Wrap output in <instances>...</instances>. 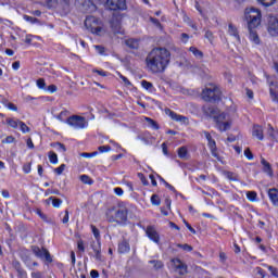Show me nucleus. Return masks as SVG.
Masks as SVG:
<instances>
[{"mask_svg": "<svg viewBox=\"0 0 278 278\" xmlns=\"http://www.w3.org/2000/svg\"><path fill=\"white\" fill-rule=\"evenodd\" d=\"M268 197L271 201L273 205L278 207V190L276 188H271L268 190Z\"/></svg>", "mask_w": 278, "mask_h": 278, "instance_id": "5701e85b", "label": "nucleus"}, {"mask_svg": "<svg viewBox=\"0 0 278 278\" xmlns=\"http://www.w3.org/2000/svg\"><path fill=\"white\" fill-rule=\"evenodd\" d=\"M48 91L51 93L58 92V87L55 85H50L48 86Z\"/></svg>", "mask_w": 278, "mask_h": 278, "instance_id": "0e129e2a", "label": "nucleus"}, {"mask_svg": "<svg viewBox=\"0 0 278 278\" xmlns=\"http://www.w3.org/2000/svg\"><path fill=\"white\" fill-rule=\"evenodd\" d=\"M77 249L80 253H86V247H84V240L79 239L77 241Z\"/></svg>", "mask_w": 278, "mask_h": 278, "instance_id": "a18cd8bd", "label": "nucleus"}, {"mask_svg": "<svg viewBox=\"0 0 278 278\" xmlns=\"http://www.w3.org/2000/svg\"><path fill=\"white\" fill-rule=\"evenodd\" d=\"M91 249L94 253L93 257L96 260V262H105V258L103 257V255L101 254V242L99 243H91Z\"/></svg>", "mask_w": 278, "mask_h": 278, "instance_id": "ddd939ff", "label": "nucleus"}, {"mask_svg": "<svg viewBox=\"0 0 278 278\" xmlns=\"http://www.w3.org/2000/svg\"><path fill=\"white\" fill-rule=\"evenodd\" d=\"M48 157L51 164H58V154L55 152H49Z\"/></svg>", "mask_w": 278, "mask_h": 278, "instance_id": "c9c22d12", "label": "nucleus"}, {"mask_svg": "<svg viewBox=\"0 0 278 278\" xmlns=\"http://www.w3.org/2000/svg\"><path fill=\"white\" fill-rule=\"evenodd\" d=\"M48 201H52L53 207H60L62 205V200L54 197H50Z\"/></svg>", "mask_w": 278, "mask_h": 278, "instance_id": "4c0bfd02", "label": "nucleus"}, {"mask_svg": "<svg viewBox=\"0 0 278 278\" xmlns=\"http://www.w3.org/2000/svg\"><path fill=\"white\" fill-rule=\"evenodd\" d=\"M33 253L36 255V257H39V260H46L49 264L53 262V258H51V254L49 253V250L39 247L34 245L33 247Z\"/></svg>", "mask_w": 278, "mask_h": 278, "instance_id": "1a4fd4ad", "label": "nucleus"}, {"mask_svg": "<svg viewBox=\"0 0 278 278\" xmlns=\"http://www.w3.org/2000/svg\"><path fill=\"white\" fill-rule=\"evenodd\" d=\"M146 233L152 242H155V244H160V233H157V230L153 226H148L146 229Z\"/></svg>", "mask_w": 278, "mask_h": 278, "instance_id": "f8f14e48", "label": "nucleus"}, {"mask_svg": "<svg viewBox=\"0 0 278 278\" xmlns=\"http://www.w3.org/2000/svg\"><path fill=\"white\" fill-rule=\"evenodd\" d=\"M118 253L121 254H125V253H129V251H131V247L129 245V241L127 240H122L118 243V249H117Z\"/></svg>", "mask_w": 278, "mask_h": 278, "instance_id": "6ab92c4d", "label": "nucleus"}, {"mask_svg": "<svg viewBox=\"0 0 278 278\" xmlns=\"http://www.w3.org/2000/svg\"><path fill=\"white\" fill-rule=\"evenodd\" d=\"M180 38H181L182 42H188V40H190V36H188V34H186V33H182L180 35Z\"/></svg>", "mask_w": 278, "mask_h": 278, "instance_id": "e2e57ef3", "label": "nucleus"}, {"mask_svg": "<svg viewBox=\"0 0 278 278\" xmlns=\"http://www.w3.org/2000/svg\"><path fill=\"white\" fill-rule=\"evenodd\" d=\"M13 71H18L21 68V61H15L12 63Z\"/></svg>", "mask_w": 278, "mask_h": 278, "instance_id": "680f3d73", "label": "nucleus"}, {"mask_svg": "<svg viewBox=\"0 0 278 278\" xmlns=\"http://www.w3.org/2000/svg\"><path fill=\"white\" fill-rule=\"evenodd\" d=\"M93 73H97V75H100V77H108V72L105 71L93 70Z\"/></svg>", "mask_w": 278, "mask_h": 278, "instance_id": "bf43d9fd", "label": "nucleus"}, {"mask_svg": "<svg viewBox=\"0 0 278 278\" xmlns=\"http://www.w3.org/2000/svg\"><path fill=\"white\" fill-rule=\"evenodd\" d=\"M80 181L86 184L87 186H92V184H94V180H92V178H90V176L88 175H81Z\"/></svg>", "mask_w": 278, "mask_h": 278, "instance_id": "2f4dec72", "label": "nucleus"}, {"mask_svg": "<svg viewBox=\"0 0 278 278\" xmlns=\"http://www.w3.org/2000/svg\"><path fill=\"white\" fill-rule=\"evenodd\" d=\"M141 86L142 88H144V90H153V84H151L150 81L142 80Z\"/></svg>", "mask_w": 278, "mask_h": 278, "instance_id": "37998d69", "label": "nucleus"}, {"mask_svg": "<svg viewBox=\"0 0 278 278\" xmlns=\"http://www.w3.org/2000/svg\"><path fill=\"white\" fill-rule=\"evenodd\" d=\"M247 199H248V201H251L252 203H255V201H257V192L248 191L247 192Z\"/></svg>", "mask_w": 278, "mask_h": 278, "instance_id": "473e14b6", "label": "nucleus"}, {"mask_svg": "<svg viewBox=\"0 0 278 278\" xmlns=\"http://www.w3.org/2000/svg\"><path fill=\"white\" fill-rule=\"evenodd\" d=\"M170 64V51L166 48H153L146 58V66L150 73H164Z\"/></svg>", "mask_w": 278, "mask_h": 278, "instance_id": "f257e3e1", "label": "nucleus"}, {"mask_svg": "<svg viewBox=\"0 0 278 278\" xmlns=\"http://www.w3.org/2000/svg\"><path fill=\"white\" fill-rule=\"evenodd\" d=\"M178 157H180V160H188V149L186 147L178 149Z\"/></svg>", "mask_w": 278, "mask_h": 278, "instance_id": "cd10ccee", "label": "nucleus"}, {"mask_svg": "<svg viewBox=\"0 0 278 278\" xmlns=\"http://www.w3.org/2000/svg\"><path fill=\"white\" fill-rule=\"evenodd\" d=\"M220 89L216 85L210 84L202 91V99L208 103L220 101Z\"/></svg>", "mask_w": 278, "mask_h": 278, "instance_id": "39448f33", "label": "nucleus"}, {"mask_svg": "<svg viewBox=\"0 0 278 278\" xmlns=\"http://www.w3.org/2000/svg\"><path fill=\"white\" fill-rule=\"evenodd\" d=\"M21 122L22 121L16 117H9L5 119L8 127H11V129H18Z\"/></svg>", "mask_w": 278, "mask_h": 278, "instance_id": "412c9836", "label": "nucleus"}, {"mask_svg": "<svg viewBox=\"0 0 278 278\" xmlns=\"http://www.w3.org/2000/svg\"><path fill=\"white\" fill-rule=\"evenodd\" d=\"M267 31L269 36H278V18L276 16L268 17Z\"/></svg>", "mask_w": 278, "mask_h": 278, "instance_id": "9d476101", "label": "nucleus"}, {"mask_svg": "<svg viewBox=\"0 0 278 278\" xmlns=\"http://www.w3.org/2000/svg\"><path fill=\"white\" fill-rule=\"evenodd\" d=\"M114 194H116V197H123V194H125V191H123V188L117 187L113 189Z\"/></svg>", "mask_w": 278, "mask_h": 278, "instance_id": "3c124183", "label": "nucleus"}, {"mask_svg": "<svg viewBox=\"0 0 278 278\" xmlns=\"http://www.w3.org/2000/svg\"><path fill=\"white\" fill-rule=\"evenodd\" d=\"M7 108L8 110H11V112H18V108L15 106V104L12 102H9V104H7Z\"/></svg>", "mask_w": 278, "mask_h": 278, "instance_id": "4d7b16f0", "label": "nucleus"}, {"mask_svg": "<svg viewBox=\"0 0 278 278\" xmlns=\"http://www.w3.org/2000/svg\"><path fill=\"white\" fill-rule=\"evenodd\" d=\"M177 247L182 251H188V252L192 251V248L189 244H178Z\"/></svg>", "mask_w": 278, "mask_h": 278, "instance_id": "6e6d98bb", "label": "nucleus"}, {"mask_svg": "<svg viewBox=\"0 0 278 278\" xmlns=\"http://www.w3.org/2000/svg\"><path fill=\"white\" fill-rule=\"evenodd\" d=\"M126 47H129V49H138L139 47L138 39H127Z\"/></svg>", "mask_w": 278, "mask_h": 278, "instance_id": "c85d7f7f", "label": "nucleus"}, {"mask_svg": "<svg viewBox=\"0 0 278 278\" xmlns=\"http://www.w3.org/2000/svg\"><path fill=\"white\" fill-rule=\"evenodd\" d=\"M268 270L273 275V277H277L278 278V269L276 267L268 266Z\"/></svg>", "mask_w": 278, "mask_h": 278, "instance_id": "5fc2aeb1", "label": "nucleus"}, {"mask_svg": "<svg viewBox=\"0 0 278 278\" xmlns=\"http://www.w3.org/2000/svg\"><path fill=\"white\" fill-rule=\"evenodd\" d=\"M151 203L152 205H156V206L160 205L162 203V201L160 200V195L153 194L151 197Z\"/></svg>", "mask_w": 278, "mask_h": 278, "instance_id": "ea45409f", "label": "nucleus"}, {"mask_svg": "<svg viewBox=\"0 0 278 278\" xmlns=\"http://www.w3.org/2000/svg\"><path fill=\"white\" fill-rule=\"evenodd\" d=\"M66 168L65 164H61L59 167L54 168V173H56V175H62V173H64Z\"/></svg>", "mask_w": 278, "mask_h": 278, "instance_id": "09e8293b", "label": "nucleus"}, {"mask_svg": "<svg viewBox=\"0 0 278 278\" xmlns=\"http://www.w3.org/2000/svg\"><path fill=\"white\" fill-rule=\"evenodd\" d=\"M91 231L97 240V244H99V242H101V232L98 230L97 226L91 225Z\"/></svg>", "mask_w": 278, "mask_h": 278, "instance_id": "c756f323", "label": "nucleus"}, {"mask_svg": "<svg viewBox=\"0 0 278 278\" xmlns=\"http://www.w3.org/2000/svg\"><path fill=\"white\" fill-rule=\"evenodd\" d=\"M258 3H262V5H265V8H270V5H274L275 1L277 0H257Z\"/></svg>", "mask_w": 278, "mask_h": 278, "instance_id": "79ce46f5", "label": "nucleus"}, {"mask_svg": "<svg viewBox=\"0 0 278 278\" xmlns=\"http://www.w3.org/2000/svg\"><path fill=\"white\" fill-rule=\"evenodd\" d=\"M23 18H24V21H26L27 23H30L31 25L38 23V18L29 16V15H24Z\"/></svg>", "mask_w": 278, "mask_h": 278, "instance_id": "a19ab883", "label": "nucleus"}, {"mask_svg": "<svg viewBox=\"0 0 278 278\" xmlns=\"http://www.w3.org/2000/svg\"><path fill=\"white\" fill-rule=\"evenodd\" d=\"M204 114L213 118L217 129L219 131H227L231 129V122L225 112L220 113V110L216 106L207 105L203 108Z\"/></svg>", "mask_w": 278, "mask_h": 278, "instance_id": "f03ea898", "label": "nucleus"}, {"mask_svg": "<svg viewBox=\"0 0 278 278\" xmlns=\"http://www.w3.org/2000/svg\"><path fill=\"white\" fill-rule=\"evenodd\" d=\"M85 27L91 34L96 36H101V31H103V21L99 17H94L92 15H88L85 20Z\"/></svg>", "mask_w": 278, "mask_h": 278, "instance_id": "423d86ee", "label": "nucleus"}, {"mask_svg": "<svg viewBox=\"0 0 278 278\" xmlns=\"http://www.w3.org/2000/svg\"><path fill=\"white\" fill-rule=\"evenodd\" d=\"M252 136L257 140H264V128H262L260 125H254L252 129Z\"/></svg>", "mask_w": 278, "mask_h": 278, "instance_id": "a211bd4d", "label": "nucleus"}, {"mask_svg": "<svg viewBox=\"0 0 278 278\" xmlns=\"http://www.w3.org/2000/svg\"><path fill=\"white\" fill-rule=\"evenodd\" d=\"M224 177H226V179H229V181H239L238 174L233 172H224Z\"/></svg>", "mask_w": 278, "mask_h": 278, "instance_id": "393cba45", "label": "nucleus"}, {"mask_svg": "<svg viewBox=\"0 0 278 278\" xmlns=\"http://www.w3.org/2000/svg\"><path fill=\"white\" fill-rule=\"evenodd\" d=\"M100 153H108V151H111L112 148L110 146H102L98 148Z\"/></svg>", "mask_w": 278, "mask_h": 278, "instance_id": "13d9d810", "label": "nucleus"}, {"mask_svg": "<svg viewBox=\"0 0 278 278\" xmlns=\"http://www.w3.org/2000/svg\"><path fill=\"white\" fill-rule=\"evenodd\" d=\"M15 138L13 136H8L4 140H2L3 144H12L15 142Z\"/></svg>", "mask_w": 278, "mask_h": 278, "instance_id": "8fccbe9b", "label": "nucleus"}, {"mask_svg": "<svg viewBox=\"0 0 278 278\" xmlns=\"http://www.w3.org/2000/svg\"><path fill=\"white\" fill-rule=\"evenodd\" d=\"M204 136L208 142L207 144H208V148L211 150L213 157H218V154L216 153V151H217L216 141L212 138V135H210V132H207V131H204Z\"/></svg>", "mask_w": 278, "mask_h": 278, "instance_id": "4468645a", "label": "nucleus"}, {"mask_svg": "<svg viewBox=\"0 0 278 278\" xmlns=\"http://www.w3.org/2000/svg\"><path fill=\"white\" fill-rule=\"evenodd\" d=\"M20 130L22 131V134H29V131H31L28 125L25 124L23 121L20 123Z\"/></svg>", "mask_w": 278, "mask_h": 278, "instance_id": "e433bc0d", "label": "nucleus"}, {"mask_svg": "<svg viewBox=\"0 0 278 278\" xmlns=\"http://www.w3.org/2000/svg\"><path fill=\"white\" fill-rule=\"evenodd\" d=\"M267 81L270 86L269 92H270L271 100L278 102V94H277L278 85L270 77L267 78Z\"/></svg>", "mask_w": 278, "mask_h": 278, "instance_id": "dca6fc26", "label": "nucleus"}, {"mask_svg": "<svg viewBox=\"0 0 278 278\" xmlns=\"http://www.w3.org/2000/svg\"><path fill=\"white\" fill-rule=\"evenodd\" d=\"M106 8L113 12L127 10V0H106Z\"/></svg>", "mask_w": 278, "mask_h": 278, "instance_id": "6e6552de", "label": "nucleus"}, {"mask_svg": "<svg viewBox=\"0 0 278 278\" xmlns=\"http://www.w3.org/2000/svg\"><path fill=\"white\" fill-rule=\"evenodd\" d=\"M248 29H257L262 25V11L256 8H248L244 11Z\"/></svg>", "mask_w": 278, "mask_h": 278, "instance_id": "20e7f679", "label": "nucleus"}, {"mask_svg": "<svg viewBox=\"0 0 278 278\" xmlns=\"http://www.w3.org/2000/svg\"><path fill=\"white\" fill-rule=\"evenodd\" d=\"M249 39L254 45H260V35H257V30H255V28L249 29Z\"/></svg>", "mask_w": 278, "mask_h": 278, "instance_id": "b1692460", "label": "nucleus"}, {"mask_svg": "<svg viewBox=\"0 0 278 278\" xmlns=\"http://www.w3.org/2000/svg\"><path fill=\"white\" fill-rule=\"evenodd\" d=\"M146 122L148 123L149 127H151L154 130L160 129V125H157V122L153 121L150 117H146Z\"/></svg>", "mask_w": 278, "mask_h": 278, "instance_id": "7c9ffc66", "label": "nucleus"}, {"mask_svg": "<svg viewBox=\"0 0 278 278\" xmlns=\"http://www.w3.org/2000/svg\"><path fill=\"white\" fill-rule=\"evenodd\" d=\"M204 36H205L206 40H208V42H211V45H212V42H214V34L211 30H206Z\"/></svg>", "mask_w": 278, "mask_h": 278, "instance_id": "de8ad7c7", "label": "nucleus"}, {"mask_svg": "<svg viewBox=\"0 0 278 278\" xmlns=\"http://www.w3.org/2000/svg\"><path fill=\"white\" fill-rule=\"evenodd\" d=\"M228 34L229 36H232V38H235V40L240 45V33H238V28L233 24L228 25Z\"/></svg>", "mask_w": 278, "mask_h": 278, "instance_id": "aec40b11", "label": "nucleus"}, {"mask_svg": "<svg viewBox=\"0 0 278 278\" xmlns=\"http://www.w3.org/2000/svg\"><path fill=\"white\" fill-rule=\"evenodd\" d=\"M121 15H113L111 20V27L114 34H125V30H123V27L121 26Z\"/></svg>", "mask_w": 278, "mask_h": 278, "instance_id": "9b49d317", "label": "nucleus"}, {"mask_svg": "<svg viewBox=\"0 0 278 278\" xmlns=\"http://www.w3.org/2000/svg\"><path fill=\"white\" fill-rule=\"evenodd\" d=\"M116 74L119 76V78L122 79V81L125 86H131V81H129V79L127 77L123 76V74H121V72H116Z\"/></svg>", "mask_w": 278, "mask_h": 278, "instance_id": "c03bdc74", "label": "nucleus"}, {"mask_svg": "<svg viewBox=\"0 0 278 278\" xmlns=\"http://www.w3.org/2000/svg\"><path fill=\"white\" fill-rule=\"evenodd\" d=\"M90 276H91L92 278H99V271H98L97 269H92V270L90 271Z\"/></svg>", "mask_w": 278, "mask_h": 278, "instance_id": "338daca9", "label": "nucleus"}, {"mask_svg": "<svg viewBox=\"0 0 278 278\" xmlns=\"http://www.w3.org/2000/svg\"><path fill=\"white\" fill-rule=\"evenodd\" d=\"M66 123L70 127H73V129H86V127H88V121H86V117L79 115L70 116L66 119Z\"/></svg>", "mask_w": 278, "mask_h": 278, "instance_id": "0eeeda50", "label": "nucleus"}, {"mask_svg": "<svg viewBox=\"0 0 278 278\" xmlns=\"http://www.w3.org/2000/svg\"><path fill=\"white\" fill-rule=\"evenodd\" d=\"M267 136H269L270 140H277L278 132L273 128V125H268Z\"/></svg>", "mask_w": 278, "mask_h": 278, "instance_id": "a878e982", "label": "nucleus"}, {"mask_svg": "<svg viewBox=\"0 0 278 278\" xmlns=\"http://www.w3.org/2000/svg\"><path fill=\"white\" fill-rule=\"evenodd\" d=\"M173 266L178 270L179 275H186L188 273V267L179 258L172 260Z\"/></svg>", "mask_w": 278, "mask_h": 278, "instance_id": "2eb2a0df", "label": "nucleus"}, {"mask_svg": "<svg viewBox=\"0 0 278 278\" xmlns=\"http://www.w3.org/2000/svg\"><path fill=\"white\" fill-rule=\"evenodd\" d=\"M51 147H54L56 151H61L62 153H66V146L60 142L52 143Z\"/></svg>", "mask_w": 278, "mask_h": 278, "instance_id": "f704fd0d", "label": "nucleus"}, {"mask_svg": "<svg viewBox=\"0 0 278 278\" xmlns=\"http://www.w3.org/2000/svg\"><path fill=\"white\" fill-rule=\"evenodd\" d=\"M244 155H245L247 160H250V161L253 160V152H251V149L247 148L244 150Z\"/></svg>", "mask_w": 278, "mask_h": 278, "instance_id": "603ef678", "label": "nucleus"}, {"mask_svg": "<svg viewBox=\"0 0 278 278\" xmlns=\"http://www.w3.org/2000/svg\"><path fill=\"white\" fill-rule=\"evenodd\" d=\"M151 23H153V25H155V27H162V24L160 23V20L154 18V17H150Z\"/></svg>", "mask_w": 278, "mask_h": 278, "instance_id": "052dcab7", "label": "nucleus"}, {"mask_svg": "<svg viewBox=\"0 0 278 278\" xmlns=\"http://www.w3.org/2000/svg\"><path fill=\"white\" fill-rule=\"evenodd\" d=\"M149 264H153V267L155 270H160L162 268H164V263L162 261H150Z\"/></svg>", "mask_w": 278, "mask_h": 278, "instance_id": "72a5a7b5", "label": "nucleus"}, {"mask_svg": "<svg viewBox=\"0 0 278 278\" xmlns=\"http://www.w3.org/2000/svg\"><path fill=\"white\" fill-rule=\"evenodd\" d=\"M66 223H68V211H65V215H64V217L62 218V224H63V225H66Z\"/></svg>", "mask_w": 278, "mask_h": 278, "instance_id": "69168bd1", "label": "nucleus"}, {"mask_svg": "<svg viewBox=\"0 0 278 278\" xmlns=\"http://www.w3.org/2000/svg\"><path fill=\"white\" fill-rule=\"evenodd\" d=\"M189 51L194 55V58H198L199 60H202L203 52L201 50L197 49V47H190Z\"/></svg>", "mask_w": 278, "mask_h": 278, "instance_id": "bb28decb", "label": "nucleus"}, {"mask_svg": "<svg viewBox=\"0 0 278 278\" xmlns=\"http://www.w3.org/2000/svg\"><path fill=\"white\" fill-rule=\"evenodd\" d=\"M168 112H169V116H170L172 121H176V123H182V125H188V117H186L184 115H179L170 110Z\"/></svg>", "mask_w": 278, "mask_h": 278, "instance_id": "f3484780", "label": "nucleus"}, {"mask_svg": "<svg viewBox=\"0 0 278 278\" xmlns=\"http://www.w3.org/2000/svg\"><path fill=\"white\" fill-rule=\"evenodd\" d=\"M68 112L67 111H62L58 116V121H61V123H64V117L67 116Z\"/></svg>", "mask_w": 278, "mask_h": 278, "instance_id": "864d4df0", "label": "nucleus"}, {"mask_svg": "<svg viewBox=\"0 0 278 278\" xmlns=\"http://www.w3.org/2000/svg\"><path fill=\"white\" fill-rule=\"evenodd\" d=\"M37 88H39V90L47 89V84L45 83V78L37 79Z\"/></svg>", "mask_w": 278, "mask_h": 278, "instance_id": "58836bf2", "label": "nucleus"}, {"mask_svg": "<svg viewBox=\"0 0 278 278\" xmlns=\"http://www.w3.org/2000/svg\"><path fill=\"white\" fill-rule=\"evenodd\" d=\"M31 277L33 278H41L42 274L40 271H35V273L31 274Z\"/></svg>", "mask_w": 278, "mask_h": 278, "instance_id": "774afa93", "label": "nucleus"}, {"mask_svg": "<svg viewBox=\"0 0 278 278\" xmlns=\"http://www.w3.org/2000/svg\"><path fill=\"white\" fill-rule=\"evenodd\" d=\"M261 164L263 166V172L266 173L269 177H273V166L266 159L261 157Z\"/></svg>", "mask_w": 278, "mask_h": 278, "instance_id": "4be33fe9", "label": "nucleus"}, {"mask_svg": "<svg viewBox=\"0 0 278 278\" xmlns=\"http://www.w3.org/2000/svg\"><path fill=\"white\" fill-rule=\"evenodd\" d=\"M22 168L25 175H29V173H31V163L24 164Z\"/></svg>", "mask_w": 278, "mask_h": 278, "instance_id": "49530a36", "label": "nucleus"}, {"mask_svg": "<svg viewBox=\"0 0 278 278\" xmlns=\"http://www.w3.org/2000/svg\"><path fill=\"white\" fill-rule=\"evenodd\" d=\"M106 220L109 223H116V225H127L129 220V206L122 203L116 208H109L106 211Z\"/></svg>", "mask_w": 278, "mask_h": 278, "instance_id": "7ed1b4c3", "label": "nucleus"}]
</instances>
